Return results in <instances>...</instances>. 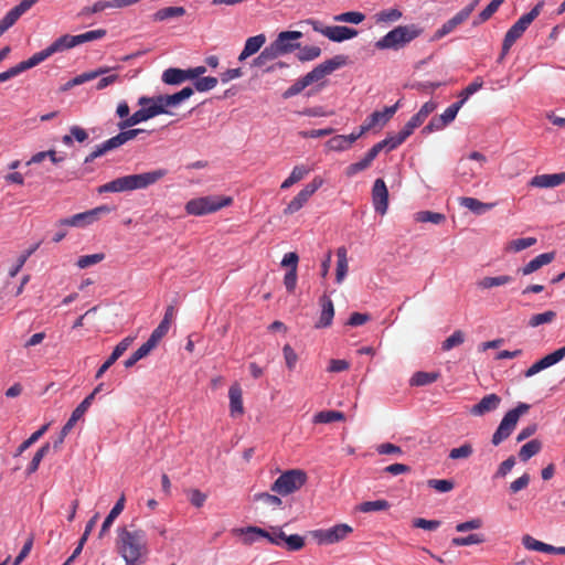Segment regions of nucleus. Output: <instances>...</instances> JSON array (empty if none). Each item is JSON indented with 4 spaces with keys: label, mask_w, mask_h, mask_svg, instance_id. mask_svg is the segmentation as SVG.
<instances>
[{
    "label": "nucleus",
    "mask_w": 565,
    "mask_h": 565,
    "mask_svg": "<svg viewBox=\"0 0 565 565\" xmlns=\"http://www.w3.org/2000/svg\"><path fill=\"white\" fill-rule=\"evenodd\" d=\"M513 281V277L509 275H500L495 277H483L477 285L481 289H491L499 286H504Z\"/></svg>",
    "instance_id": "f704fd0d"
},
{
    "label": "nucleus",
    "mask_w": 565,
    "mask_h": 565,
    "mask_svg": "<svg viewBox=\"0 0 565 565\" xmlns=\"http://www.w3.org/2000/svg\"><path fill=\"white\" fill-rule=\"evenodd\" d=\"M50 448H51L50 444L45 443L42 447H40L38 449V451L33 456L31 462L29 463V466L26 468L28 475L34 473L39 469V466H40L42 459L49 454Z\"/></svg>",
    "instance_id": "3c124183"
},
{
    "label": "nucleus",
    "mask_w": 565,
    "mask_h": 565,
    "mask_svg": "<svg viewBox=\"0 0 565 565\" xmlns=\"http://www.w3.org/2000/svg\"><path fill=\"white\" fill-rule=\"evenodd\" d=\"M34 66H35L34 61L31 57L25 61H22L19 64L10 67L6 72L0 73V83L9 81V79L18 76L22 72L28 71Z\"/></svg>",
    "instance_id": "72a5a7b5"
},
{
    "label": "nucleus",
    "mask_w": 565,
    "mask_h": 565,
    "mask_svg": "<svg viewBox=\"0 0 565 565\" xmlns=\"http://www.w3.org/2000/svg\"><path fill=\"white\" fill-rule=\"evenodd\" d=\"M116 550L126 565L145 564L150 554L146 531L132 523L118 527Z\"/></svg>",
    "instance_id": "f257e3e1"
},
{
    "label": "nucleus",
    "mask_w": 565,
    "mask_h": 565,
    "mask_svg": "<svg viewBox=\"0 0 565 565\" xmlns=\"http://www.w3.org/2000/svg\"><path fill=\"white\" fill-rule=\"evenodd\" d=\"M390 508L388 501L381 499L375 501H365L358 505V510L363 513L385 511Z\"/></svg>",
    "instance_id": "09e8293b"
},
{
    "label": "nucleus",
    "mask_w": 565,
    "mask_h": 565,
    "mask_svg": "<svg viewBox=\"0 0 565 565\" xmlns=\"http://www.w3.org/2000/svg\"><path fill=\"white\" fill-rule=\"evenodd\" d=\"M93 403V396H86L81 404L73 411L70 419L75 424L84 416L87 409L90 407Z\"/></svg>",
    "instance_id": "338daca9"
},
{
    "label": "nucleus",
    "mask_w": 565,
    "mask_h": 565,
    "mask_svg": "<svg viewBox=\"0 0 565 565\" xmlns=\"http://www.w3.org/2000/svg\"><path fill=\"white\" fill-rule=\"evenodd\" d=\"M439 373L437 372H416L411 379V385L424 386L437 381Z\"/></svg>",
    "instance_id": "c03bdc74"
},
{
    "label": "nucleus",
    "mask_w": 565,
    "mask_h": 565,
    "mask_svg": "<svg viewBox=\"0 0 565 565\" xmlns=\"http://www.w3.org/2000/svg\"><path fill=\"white\" fill-rule=\"evenodd\" d=\"M372 202L375 212L384 215L388 207V190L383 179H376L372 188Z\"/></svg>",
    "instance_id": "2eb2a0df"
},
{
    "label": "nucleus",
    "mask_w": 565,
    "mask_h": 565,
    "mask_svg": "<svg viewBox=\"0 0 565 565\" xmlns=\"http://www.w3.org/2000/svg\"><path fill=\"white\" fill-rule=\"evenodd\" d=\"M473 454V447L469 443H465L460 447L452 448L449 451V458L457 460V459H467Z\"/></svg>",
    "instance_id": "680f3d73"
},
{
    "label": "nucleus",
    "mask_w": 565,
    "mask_h": 565,
    "mask_svg": "<svg viewBox=\"0 0 565 565\" xmlns=\"http://www.w3.org/2000/svg\"><path fill=\"white\" fill-rule=\"evenodd\" d=\"M486 541L482 534L473 533L463 537H454L451 544L454 546H467L472 544H481Z\"/></svg>",
    "instance_id": "13d9d810"
},
{
    "label": "nucleus",
    "mask_w": 565,
    "mask_h": 565,
    "mask_svg": "<svg viewBox=\"0 0 565 565\" xmlns=\"http://www.w3.org/2000/svg\"><path fill=\"white\" fill-rule=\"evenodd\" d=\"M555 258V253H544L540 254L536 257H534L532 260H530L526 265L518 269V273L522 274L523 276H527L540 268H542L545 265H548L552 263Z\"/></svg>",
    "instance_id": "393cba45"
},
{
    "label": "nucleus",
    "mask_w": 565,
    "mask_h": 565,
    "mask_svg": "<svg viewBox=\"0 0 565 565\" xmlns=\"http://www.w3.org/2000/svg\"><path fill=\"white\" fill-rule=\"evenodd\" d=\"M327 148L332 151H343L350 149L348 141L344 138V135H338L330 138L327 143Z\"/></svg>",
    "instance_id": "0e129e2a"
},
{
    "label": "nucleus",
    "mask_w": 565,
    "mask_h": 565,
    "mask_svg": "<svg viewBox=\"0 0 565 565\" xmlns=\"http://www.w3.org/2000/svg\"><path fill=\"white\" fill-rule=\"evenodd\" d=\"M109 211H110V209L107 205H102V206L95 207L93 210L83 212V213H77L71 217L62 218V220L57 221L56 226L57 227H65V226L83 227L85 225L92 224L93 222L98 220V217L102 214L109 213Z\"/></svg>",
    "instance_id": "6e6552de"
},
{
    "label": "nucleus",
    "mask_w": 565,
    "mask_h": 565,
    "mask_svg": "<svg viewBox=\"0 0 565 565\" xmlns=\"http://www.w3.org/2000/svg\"><path fill=\"white\" fill-rule=\"evenodd\" d=\"M351 532L350 525L337 524L327 530H318L313 535L320 544H333L345 539Z\"/></svg>",
    "instance_id": "4468645a"
},
{
    "label": "nucleus",
    "mask_w": 565,
    "mask_h": 565,
    "mask_svg": "<svg viewBox=\"0 0 565 565\" xmlns=\"http://www.w3.org/2000/svg\"><path fill=\"white\" fill-rule=\"evenodd\" d=\"M104 258H105V254H103V253L84 255L77 259L76 265L78 268L84 269V268H87V267H90L93 265L100 263L102 260H104Z\"/></svg>",
    "instance_id": "e2e57ef3"
},
{
    "label": "nucleus",
    "mask_w": 565,
    "mask_h": 565,
    "mask_svg": "<svg viewBox=\"0 0 565 565\" xmlns=\"http://www.w3.org/2000/svg\"><path fill=\"white\" fill-rule=\"evenodd\" d=\"M364 19H365V15L359 11L343 12V13H340V14L333 17V20L337 22H347V23H353V24H359V23L363 22Z\"/></svg>",
    "instance_id": "4d7b16f0"
},
{
    "label": "nucleus",
    "mask_w": 565,
    "mask_h": 565,
    "mask_svg": "<svg viewBox=\"0 0 565 565\" xmlns=\"http://www.w3.org/2000/svg\"><path fill=\"white\" fill-rule=\"evenodd\" d=\"M233 198L224 195H206L186 202L184 210L189 215L202 216L230 206Z\"/></svg>",
    "instance_id": "7ed1b4c3"
},
{
    "label": "nucleus",
    "mask_w": 565,
    "mask_h": 565,
    "mask_svg": "<svg viewBox=\"0 0 565 565\" xmlns=\"http://www.w3.org/2000/svg\"><path fill=\"white\" fill-rule=\"evenodd\" d=\"M310 169L305 166H296L294 167L290 175L281 183L280 188L286 190L294 185L295 183L302 180L308 173Z\"/></svg>",
    "instance_id": "37998d69"
},
{
    "label": "nucleus",
    "mask_w": 565,
    "mask_h": 565,
    "mask_svg": "<svg viewBox=\"0 0 565 565\" xmlns=\"http://www.w3.org/2000/svg\"><path fill=\"white\" fill-rule=\"evenodd\" d=\"M530 409V405L525 403H519L518 406L509 411L502 418L497 430L492 436V444L494 446L500 445L505 440L516 427V424L521 415L525 414Z\"/></svg>",
    "instance_id": "423d86ee"
},
{
    "label": "nucleus",
    "mask_w": 565,
    "mask_h": 565,
    "mask_svg": "<svg viewBox=\"0 0 565 565\" xmlns=\"http://www.w3.org/2000/svg\"><path fill=\"white\" fill-rule=\"evenodd\" d=\"M414 218L419 223L430 222L433 224H441L446 221L445 214L431 211H419L414 215Z\"/></svg>",
    "instance_id": "a18cd8bd"
},
{
    "label": "nucleus",
    "mask_w": 565,
    "mask_h": 565,
    "mask_svg": "<svg viewBox=\"0 0 565 565\" xmlns=\"http://www.w3.org/2000/svg\"><path fill=\"white\" fill-rule=\"evenodd\" d=\"M530 409V405L525 403H519L518 406L509 411L502 418L497 430L492 436V444L494 446L500 445L505 440L516 427V424L521 415L525 414Z\"/></svg>",
    "instance_id": "0eeeda50"
},
{
    "label": "nucleus",
    "mask_w": 565,
    "mask_h": 565,
    "mask_svg": "<svg viewBox=\"0 0 565 565\" xmlns=\"http://www.w3.org/2000/svg\"><path fill=\"white\" fill-rule=\"evenodd\" d=\"M398 103L393 106L385 107L383 111L372 113L364 121L369 129H373L376 126L383 127L396 113Z\"/></svg>",
    "instance_id": "4be33fe9"
},
{
    "label": "nucleus",
    "mask_w": 565,
    "mask_h": 565,
    "mask_svg": "<svg viewBox=\"0 0 565 565\" xmlns=\"http://www.w3.org/2000/svg\"><path fill=\"white\" fill-rule=\"evenodd\" d=\"M265 42H266V36L264 34H258V35L248 38L245 42V46H244L243 51L241 52V54L238 56V60L244 61L248 56L257 53L260 50V47L264 45Z\"/></svg>",
    "instance_id": "c85d7f7f"
},
{
    "label": "nucleus",
    "mask_w": 565,
    "mask_h": 565,
    "mask_svg": "<svg viewBox=\"0 0 565 565\" xmlns=\"http://www.w3.org/2000/svg\"><path fill=\"white\" fill-rule=\"evenodd\" d=\"M556 312L553 310H547L542 313L533 315L529 320V326L532 328H536L541 324L551 323L555 320Z\"/></svg>",
    "instance_id": "5fc2aeb1"
},
{
    "label": "nucleus",
    "mask_w": 565,
    "mask_h": 565,
    "mask_svg": "<svg viewBox=\"0 0 565 565\" xmlns=\"http://www.w3.org/2000/svg\"><path fill=\"white\" fill-rule=\"evenodd\" d=\"M461 107L462 102L454 103L448 108H446L443 114L433 117L431 120L423 128L422 132L430 134L444 129L455 120Z\"/></svg>",
    "instance_id": "f8f14e48"
},
{
    "label": "nucleus",
    "mask_w": 565,
    "mask_h": 565,
    "mask_svg": "<svg viewBox=\"0 0 565 565\" xmlns=\"http://www.w3.org/2000/svg\"><path fill=\"white\" fill-rule=\"evenodd\" d=\"M192 95L193 88L188 86L175 94L167 95L166 104L169 105V107H175L180 105L183 100L190 98Z\"/></svg>",
    "instance_id": "864d4df0"
},
{
    "label": "nucleus",
    "mask_w": 565,
    "mask_h": 565,
    "mask_svg": "<svg viewBox=\"0 0 565 565\" xmlns=\"http://www.w3.org/2000/svg\"><path fill=\"white\" fill-rule=\"evenodd\" d=\"M307 481V473L300 469H291L281 473L273 483L271 491L288 495L299 490Z\"/></svg>",
    "instance_id": "39448f33"
},
{
    "label": "nucleus",
    "mask_w": 565,
    "mask_h": 565,
    "mask_svg": "<svg viewBox=\"0 0 565 565\" xmlns=\"http://www.w3.org/2000/svg\"><path fill=\"white\" fill-rule=\"evenodd\" d=\"M405 140L397 134L395 136H388L382 141L375 143L372 148L377 152V154L386 149L387 151L394 150L399 145H402Z\"/></svg>",
    "instance_id": "49530a36"
},
{
    "label": "nucleus",
    "mask_w": 565,
    "mask_h": 565,
    "mask_svg": "<svg viewBox=\"0 0 565 565\" xmlns=\"http://www.w3.org/2000/svg\"><path fill=\"white\" fill-rule=\"evenodd\" d=\"M319 302L321 306V315L319 321L316 323V328L330 327L334 317L333 302L327 295H322Z\"/></svg>",
    "instance_id": "a878e982"
},
{
    "label": "nucleus",
    "mask_w": 565,
    "mask_h": 565,
    "mask_svg": "<svg viewBox=\"0 0 565 565\" xmlns=\"http://www.w3.org/2000/svg\"><path fill=\"white\" fill-rule=\"evenodd\" d=\"M469 19V9H461L451 19L447 20L433 35L434 41H438L449 33L454 32L459 25Z\"/></svg>",
    "instance_id": "f3484780"
},
{
    "label": "nucleus",
    "mask_w": 565,
    "mask_h": 565,
    "mask_svg": "<svg viewBox=\"0 0 565 565\" xmlns=\"http://www.w3.org/2000/svg\"><path fill=\"white\" fill-rule=\"evenodd\" d=\"M522 544L524 545L525 548L531 551L544 552L548 554H552L554 552L553 545L537 541L531 535H524L522 537Z\"/></svg>",
    "instance_id": "a19ab883"
},
{
    "label": "nucleus",
    "mask_w": 565,
    "mask_h": 565,
    "mask_svg": "<svg viewBox=\"0 0 565 565\" xmlns=\"http://www.w3.org/2000/svg\"><path fill=\"white\" fill-rule=\"evenodd\" d=\"M301 38L302 33L300 31H284L278 34L274 42L279 44V49L284 54H287L300 47V44L296 41Z\"/></svg>",
    "instance_id": "6ab92c4d"
},
{
    "label": "nucleus",
    "mask_w": 565,
    "mask_h": 565,
    "mask_svg": "<svg viewBox=\"0 0 565 565\" xmlns=\"http://www.w3.org/2000/svg\"><path fill=\"white\" fill-rule=\"evenodd\" d=\"M39 0H21L19 4L13 7L0 20V22L10 29L20 19L22 14L29 11Z\"/></svg>",
    "instance_id": "a211bd4d"
},
{
    "label": "nucleus",
    "mask_w": 565,
    "mask_h": 565,
    "mask_svg": "<svg viewBox=\"0 0 565 565\" xmlns=\"http://www.w3.org/2000/svg\"><path fill=\"white\" fill-rule=\"evenodd\" d=\"M218 81L213 76L199 77L194 82V87L198 92H207L216 87Z\"/></svg>",
    "instance_id": "69168bd1"
},
{
    "label": "nucleus",
    "mask_w": 565,
    "mask_h": 565,
    "mask_svg": "<svg viewBox=\"0 0 565 565\" xmlns=\"http://www.w3.org/2000/svg\"><path fill=\"white\" fill-rule=\"evenodd\" d=\"M565 182V172L553 174H539L531 179L530 185L533 188H554Z\"/></svg>",
    "instance_id": "5701e85b"
},
{
    "label": "nucleus",
    "mask_w": 565,
    "mask_h": 565,
    "mask_svg": "<svg viewBox=\"0 0 565 565\" xmlns=\"http://www.w3.org/2000/svg\"><path fill=\"white\" fill-rule=\"evenodd\" d=\"M130 191L128 175L117 178L113 181H109L100 186H98V193H119Z\"/></svg>",
    "instance_id": "2f4dec72"
},
{
    "label": "nucleus",
    "mask_w": 565,
    "mask_h": 565,
    "mask_svg": "<svg viewBox=\"0 0 565 565\" xmlns=\"http://www.w3.org/2000/svg\"><path fill=\"white\" fill-rule=\"evenodd\" d=\"M345 419V415L339 411H322L313 416L312 422L315 424H329L332 422H342Z\"/></svg>",
    "instance_id": "e433bc0d"
},
{
    "label": "nucleus",
    "mask_w": 565,
    "mask_h": 565,
    "mask_svg": "<svg viewBox=\"0 0 565 565\" xmlns=\"http://www.w3.org/2000/svg\"><path fill=\"white\" fill-rule=\"evenodd\" d=\"M543 2H539L530 12L523 14L505 33L502 44V55H505L511 46L522 36L530 24L539 17Z\"/></svg>",
    "instance_id": "20e7f679"
},
{
    "label": "nucleus",
    "mask_w": 565,
    "mask_h": 565,
    "mask_svg": "<svg viewBox=\"0 0 565 565\" xmlns=\"http://www.w3.org/2000/svg\"><path fill=\"white\" fill-rule=\"evenodd\" d=\"M232 534L242 537L245 545H252L263 536H268L267 531L258 526L236 527L232 530Z\"/></svg>",
    "instance_id": "412c9836"
},
{
    "label": "nucleus",
    "mask_w": 565,
    "mask_h": 565,
    "mask_svg": "<svg viewBox=\"0 0 565 565\" xmlns=\"http://www.w3.org/2000/svg\"><path fill=\"white\" fill-rule=\"evenodd\" d=\"M186 81L184 70L170 67L162 73V82L168 85H179Z\"/></svg>",
    "instance_id": "79ce46f5"
},
{
    "label": "nucleus",
    "mask_w": 565,
    "mask_h": 565,
    "mask_svg": "<svg viewBox=\"0 0 565 565\" xmlns=\"http://www.w3.org/2000/svg\"><path fill=\"white\" fill-rule=\"evenodd\" d=\"M423 30L415 24L399 25L381 38L375 46L380 50L403 47L422 34Z\"/></svg>",
    "instance_id": "f03ea898"
},
{
    "label": "nucleus",
    "mask_w": 565,
    "mask_h": 565,
    "mask_svg": "<svg viewBox=\"0 0 565 565\" xmlns=\"http://www.w3.org/2000/svg\"><path fill=\"white\" fill-rule=\"evenodd\" d=\"M167 175L166 169H157L139 174H129V188L130 191L147 189L148 186L157 183Z\"/></svg>",
    "instance_id": "ddd939ff"
},
{
    "label": "nucleus",
    "mask_w": 565,
    "mask_h": 565,
    "mask_svg": "<svg viewBox=\"0 0 565 565\" xmlns=\"http://www.w3.org/2000/svg\"><path fill=\"white\" fill-rule=\"evenodd\" d=\"M77 45L76 35L65 34L56 39L51 45L46 49L38 52L31 56L34 61L35 66L49 58L51 55L57 52H62L68 49H72Z\"/></svg>",
    "instance_id": "1a4fd4ad"
},
{
    "label": "nucleus",
    "mask_w": 565,
    "mask_h": 565,
    "mask_svg": "<svg viewBox=\"0 0 565 565\" xmlns=\"http://www.w3.org/2000/svg\"><path fill=\"white\" fill-rule=\"evenodd\" d=\"M125 495L122 494L118 501L115 503V505L113 507V509L110 510V512L108 513V515L106 516V519L104 520L103 524H102V529L99 531V537H103L110 529V526L113 525L114 521L118 518V515L122 512L124 508H125Z\"/></svg>",
    "instance_id": "c756f323"
},
{
    "label": "nucleus",
    "mask_w": 565,
    "mask_h": 565,
    "mask_svg": "<svg viewBox=\"0 0 565 565\" xmlns=\"http://www.w3.org/2000/svg\"><path fill=\"white\" fill-rule=\"evenodd\" d=\"M141 108L137 111H135L130 117L127 119L120 120L118 122L119 129H127L130 127H134L142 121H147L148 119H151L159 115V108L149 107L148 105H139Z\"/></svg>",
    "instance_id": "dca6fc26"
},
{
    "label": "nucleus",
    "mask_w": 565,
    "mask_h": 565,
    "mask_svg": "<svg viewBox=\"0 0 565 565\" xmlns=\"http://www.w3.org/2000/svg\"><path fill=\"white\" fill-rule=\"evenodd\" d=\"M402 11L396 8L382 10L375 14V22L380 23H392L396 22L402 18Z\"/></svg>",
    "instance_id": "de8ad7c7"
},
{
    "label": "nucleus",
    "mask_w": 565,
    "mask_h": 565,
    "mask_svg": "<svg viewBox=\"0 0 565 565\" xmlns=\"http://www.w3.org/2000/svg\"><path fill=\"white\" fill-rule=\"evenodd\" d=\"M459 204L471 212L480 215L494 207L495 203H483L478 199L470 196L459 198Z\"/></svg>",
    "instance_id": "7c9ffc66"
},
{
    "label": "nucleus",
    "mask_w": 565,
    "mask_h": 565,
    "mask_svg": "<svg viewBox=\"0 0 565 565\" xmlns=\"http://www.w3.org/2000/svg\"><path fill=\"white\" fill-rule=\"evenodd\" d=\"M501 403V397L494 393L488 394L481 401L470 408L473 416H483L487 413L495 411Z\"/></svg>",
    "instance_id": "aec40b11"
},
{
    "label": "nucleus",
    "mask_w": 565,
    "mask_h": 565,
    "mask_svg": "<svg viewBox=\"0 0 565 565\" xmlns=\"http://www.w3.org/2000/svg\"><path fill=\"white\" fill-rule=\"evenodd\" d=\"M537 239L535 237H524V238H516L513 241H510L505 247L504 250L507 253H519L523 249H526L533 245H535Z\"/></svg>",
    "instance_id": "ea45409f"
},
{
    "label": "nucleus",
    "mask_w": 565,
    "mask_h": 565,
    "mask_svg": "<svg viewBox=\"0 0 565 565\" xmlns=\"http://www.w3.org/2000/svg\"><path fill=\"white\" fill-rule=\"evenodd\" d=\"M49 425H43L40 429L34 431L28 439H25L17 449L15 457L21 456L29 447L36 443L47 430Z\"/></svg>",
    "instance_id": "603ef678"
},
{
    "label": "nucleus",
    "mask_w": 565,
    "mask_h": 565,
    "mask_svg": "<svg viewBox=\"0 0 565 565\" xmlns=\"http://www.w3.org/2000/svg\"><path fill=\"white\" fill-rule=\"evenodd\" d=\"M40 242L32 245L29 249H26L23 254H21L18 257L17 264L14 267H12L9 271L10 277L17 276V274L21 270V268L24 266L28 258L35 253V250L40 247Z\"/></svg>",
    "instance_id": "6e6d98bb"
},
{
    "label": "nucleus",
    "mask_w": 565,
    "mask_h": 565,
    "mask_svg": "<svg viewBox=\"0 0 565 565\" xmlns=\"http://www.w3.org/2000/svg\"><path fill=\"white\" fill-rule=\"evenodd\" d=\"M230 412L232 417L241 416L244 413L242 388L238 383H234L228 391Z\"/></svg>",
    "instance_id": "bb28decb"
},
{
    "label": "nucleus",
    "mask_w": 565,
    "mask_h": 565,
    "mask_svg": "<svg viewBox=\"0 0 565 565\" xmlns=\"http://www.w3.org/2000/svg\"><path fill=\"white\" fill-rule=\"evenodd\" d=\"M299 52L297 53V57L301 62L312 61L320 56L321 49L319 46H303L298 47Z\"/></svg>",
    "instance_id": "bf43d9fd"
},
{
    "label": "nucleus",
    "mask_w": 565,
    "mask_h": 565,
    "mask_svg": "<svg viewBox=\"0 0 565 565\" xmlns=\"http://www.w3.org/2000/svg\"><path fill=\"white\" fill-rule=\"evenodd\" d=\"M347 63V56L344 55H335L334 57L324 61L323 63L317 65L311 72L305 75L306 82L309 85L324 78L327 75L331 74L335 70L340 68Z\"/></svg>",
    "instance_id": "9d476101"
},
{
    "label": "nucleus",
    "mask_w": 565,
    "mask_h": 565,
    "mask_svg": "<svg viewBox=\"0 0 565 565\" xmlns=\"http://www.w3.org/2000/svg\"><path fill=\"white\" fill-rule=\"evenodd\" d=\"M337 258L335 281L341 284L349 270L348 252L345 247H339L337 249Z\"/></svg>",
    "instance_id": "473e14b6"
},
{
    "label": "nucleus",
    "mask_w": 565,
    "mask_h": 565,
    "mask_svg": "<svg viewBox=\"0 0 565 565\" xmlns=\"http://www.w3.org/2000/svg\"><path fill=\"white\" fill-rule=\"evenodd\" d=\"M542 449V443L539 439H532L523 445L519 451V458L525 462L533 456L537 455Z\"/></svg>",
    "instance_id": "58836bf2"
},
{
    "label": "nucleus",
    "mask_w": 565,
    "mask_h": 565,
    "mask_svg": "<svg viewBox=\"0 0 565 565\" xmlns=\"http://www.w3.org/2000/svg\"><path fill=\"white\" fill-rule=\"evenodd\" d=\"M167 95H158L153 97L141 96L138 99V105H148L149 107L159 108V115L168 114L167 107L169 105L166 104Z\"/></svg>",
    "instance_id": "c9c22d12"
},
{
    "label": "nucleus",
    "mask_w": 565,
    "mask_h": 565,
    "mask_svg": "<svg viewBox=\"0 0 565 565\" xmlns=\"http://www.w3.org/2000/svg\"><path fill=\"white\" fill-rule=\"evenodd\" d=\"M376 157H377V152L373 148H371L366 152L364 158H362L360 161L351 163L350 166L347 167V169H345L347 177L351 178V177L355 175L356 173L366 170L367 168L371 167L373 160Z\"/></svg>",
    "instance_id": "cd10ccee"
},
{
    "label": "nucleus",
    "mask_w": 565,
    "mask_h": 565,
    "mask_svg": "<svg viewBox=\"0 0 565 565\" xmlns=\"http://www.w3.org/2000/svg\"><path fill=\"white\" fill-rule=\"evenodd\" d=\"M465 342V333L461 330H456L449 335L441 344L444 351H449L455 347H458Z\"/></svg>",
    "instance_id": "052dcab7"
},
{
    "label": "nucleus",
    "mask_w": 565,
    "mask_h": 565,
    "mask_svg": "<svg viewBox=\"0 0 565 565\" xmlns=\"http://www.w3.org/2000/svg\"><path fill=\"white\" fill-rule=\"evenodd\" d=\"M324 36L333 42H343L358 35V31L352 28L334 25L324 28Z\"/></svg>",
    "instance_id": "b1692460"
},
{
    "label": "nucleus",
    "mask_w": 565,
    "mask_h": 565,
    "mask_svg": "<svg viewBox=\"0 0 565 565\" xmlns=\"http://www.w3.org/2000/svg\"><path fill=\"white\" fill-rule=\"evenodd\" d=\"M284 543L288 551H300L305 546V539L299 534L285 535Z\"/></svg>",
    "instance_id": "774afa93"
},
{
    "label": "nucleus",
    "mask_w": 565,
    "mask_h": 565,
    "mask_svg": "<svg viewBox=\"0 0 565 565\" xmlns=\"http://www.w3.org/2000/svg\"><path fill=\"white\" fill-rule=\"evenodd\" d=\"M185 14V9L183 7H166L158 10L153 14L154 21H166L173 18H180Z\"/></svg>",
    "instance_id": "4c0bfd02"
},
{
    "label": "nucleus",
    "mask_w": 565,
    "mask_h": 565,
    "mask_svg": "<svg viewBox=\"0 0 565 565\" xmlns=\"http://www.w3.org/2000/svg\"><path fill=\"white\" fill-rule=\"evenodd\" d=\"M323 184L321 177H315L286 206L284 213L286 215L298 212L311 198V195Z\"/></svg>",
    "instance_id": "9b49d317"
},
{
    "label": "nucleus",
    "mask_w": 565,
    "mask_h": 565,
    "mask_svg": "<svg viewBox=\"0 0 565 565\" xmlns=\"http://www.w3.org/2000/svg\"><path fill=\"white\" fill-rule=\"evenodd\" d=\"M505 0H492L478 15V19L473 21V25L481 24L488 21L500 8Z\"/></svg>",
    "instance_id": "8fccbe9b"
}]
</instances>
